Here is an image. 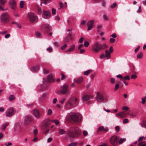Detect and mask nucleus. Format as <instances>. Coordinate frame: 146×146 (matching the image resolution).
I'll list each match as a JSON object with an SVG mask.
<instances>
[{
    "instance_id": "6e6552de",
    "label": "nucleus",
    "mask_w": 146,
    "mask_h": 146,
    "mask_svg": "<svg viewBox=\"0 0 146 146\" xmlns=\"http://www.w3.org/2000/svg\"><path fill=\"white\" fill-rule=\"evenodd\" d=\"M110 141L111 144L115 146L118 143V137L116 135H113L110 138Z\"/></svg>"
},
{
    "instance_id": "c85d7f7f",
    "label": "nucleus",
    "mask_w": 146,
    "mask_h": 146,
    "mask_svg": "<svg viewBox=\"0 0 146 146\" xmlns=\"http://www.w3.org/2000/svg\"><path fill=\"white\" fill-rule=\"evenodd\" d=\"M143 56V54L142 52H140L137 56V58L139 59H141Z\"/></svg>"
},
{
    "instance_id": "f8f14e48",
    "label": "nucleus",
    "mask_w": 146,
    "mask_h": 146,
    "mask_svg": "<svg viewBox=\"0 0 146 146\" xmlns=\"http://www.w3.org/2000/svg\"><path fill=\"white\" fill-rule=\"evenodd\" d=\"M9 5L11 8L14 11L16 10V2L15 0H10L9 1Z\"/></svg>"
},
{
    "instance_id": "a878e982",
    "label": "nucleus",
    "mask_w": 146,
    "mask_h": 146,
    "mask_svg": "<svg viewBox=\"0 0 146 146\" xmlns=\"http://www.w3.org/2000/svg\"><path fill=\"white\" fill-rule=\"evenodd\" d=\"M108 129L107 128H104V127L102 126H101L99 127L98 129V131H107Z\"/></svg>"
},
{
    "instance_id": "473e14b6",
    "label": "nucleus",
    "mask_w": 146,
    "mask_h": 146,
    "mask_svg": "<svg viewBox=\"0 0 146 146\" xmlns=\"http://www.w3.org/2000/svg\"><path fill=\"white\" fill-rule=\"evenodd\" d=\"M15 98V97L13 95H10L9 96V100L11 101L13 100Z\"/></svg>"
},
{
    "instance_id": "4c0bfd02",
    "label": "nucleus",
    "mask_w": 146,
    "mask_h": 146,
    "mask_svg": "<svg viewBox=\"0 0 146 146\" xmlns=\"http://www.w3.org/2000/svg\"><path fill=\"white\" fill-rule=\"evenodd\" d=\"M146 96H145L144 98H141V103L143 104L145 103L146 102Z\"/></svg>"
},
{
    "instance_id": "0eeeda50",
    "label": "nucleus",
    "mask_w": 146,
    "mask_h": 146,
    "mask_svg": "<svg viewBox=\"0 0 146 146\" xmlns=\"http://www.w3.org/2000/svg\"><path fill=\"white\" fill-rule=\"evenodd\" d=\"M68 86L66 84H64L61 87V91H58L57 92V93L60 94H63L65 95L67 94L68 92Z\"/></svg>"
},
{
    "instance_id": "a18cd8bd",
    "label": "nucleus",
    "mask_w": 146,
    "mask_h": 146,
    "mask_svg": "<svg viewBox=\"0 0 146 146\" xmlns=\"http://www.w3.org/2000/svg\"><path fill=\"white\" fill-rule=\"evenodd\" d=\"M137 77V76L135 74H132L131 76V78L132 79H135Z\"/></svg>"
},
{
    "instance_id": "4be33fe9",
    "label": "nucleus",
    "mask_w": 146,
    "mask_h": 146,
    "mask_svg": "<svg viewBox=\"0 0 146 146\" xmlns=\"http://www.w3.org/2000/svg\"><path fill=\"white\" fill-rule=\"evenodd\" d=\"M54 80L53 76L51 74L49 75L47 79V81L48 82H53Z\"/></svg>"
},
{
    "instance_id": "338daca9",
    "label": "nucleus",
    "mask_w": 146,
    "mask_h": 146,
    "mask_svg": "<svg viewBox=\"0 0 146 146\" xmlns=\"http://www.w3.org/2000/svg\"><path fill=\"white\" fill-rule=\"evenodd\" d=\"M85 51V50L84 49H81L79 53L80 54H82Z\"/></svg>"
},
{
    "instance_id": "69168bd1",
    "label": "nucleus",
    "mask_w": 146,
    "mask_h": 146,
    "mask_svg": "<svg viewBox=\"0 0 146 146\" xmlns=\"http://www.w3.org/2000/svg\"><path fill=\"white\" fill-rule=\"evenodd\" d=\"M38 13L39 14H41L42 13L41 9L40 8H38Z\"/></svg>"
},
{
    "instance_id": "e433bc0d",
    "label": "nucleus",
    "mask_w": 146,
    "mask_h": 146,
    "mask_svg": "<svg viewBox=\"0 0 146 146\" xmlns=\"http://www.w3.org/2000/svg\"><path fill=\"white\" fill-rule=\"evenodd\" d=\"M126 140V139H121L119 141V143L120 144H121L123 142H124Z\"/></svg>"
},
{
    "instance_id": "f03ea898",
    "label": "nucleus",
    "mask_w": 146,
    "mask_h": 146,
    "mask_svg": "<svg viewBox=\"0 0 146 146\" xmlns=\"http://www.w3.org/2000/svg\"><path fill=\"white\" fill-rule=\"evenodd\" d=\"M79 128L76 127H71L68 132V135L70 138H77L80 133Z\"/></svg>"
},
{
    "instance_id": "a19ab883",
    "label": "nucleus",
    "mask_w": 146,
    "mask_h": 146,
    "mask_svg": "<svg viewBox=\"0 0 146 146\" xmlns=\"http://www.w3.org/2000/svg\"><path fill=\"white\" fill-rule=\"evenodd\" d=\"M39 69V68L38 67H33L31 68V70L32 71H36V70H38Z\"/></svg>"
},
{
    "instance_id": "e2e57ef3",
    "label": "nucleus",
    "mask_w": 146,
    "mask_h": 146,
    "mask_svg": "<svg viewBox=\"0 0 146 146\" xmlns=\"http://www.w3.org/2000/svg\"><path fill=\"white\" fill-rule=\"evenodd\" d=\"M53 44L54 46L56 47H58L59 45L58 43L56 42H54Z\"/></svg>"
},
{
    "instance_id": "9b49d317",
    "label": "nucleus",
    "mask_w": 146,
    "mask_h": 146,
    "mask_svg": "<svg viewBox=\"0 0 146 146\" xmlns=\"http://www.w3.org/2000/svg\"><path fill=\"white\" fill-rule=\"evenodd\" d=\"M32 118L29 115H27L25 116L24 121V124L25 126L29 125L31 121Z\"/></svg>"
},
{
    "instance_id": "ea45409f",
    "label": "nucleus",
    "mask_w": 146,
    "mask_h": 146,
    "mask_svg": "<svg viewBox=\"0 0 146 146\" xmlns=\"http://www.w3.org/2000/svg\"><path fill=\"white\" fill-rule=\"evenodd\" d=\"M24 2L23 1H21L20 3V7L21 8H23V7Z\"/></svg>"
},
{
    "instance_id": "f3484780",
    "label": "nucleus",
    "mask_w": 146,
    "mask_h": 146,
    "mask_svg": "<svg viewBox=\"0 0 146 146\" xmlns=\"http://www.w3.org/2000/svg\"><path fill=\"white\" fill-rule=\"evenodd\" d=\"M116 116L117 118H124L126 117V114L124 112H120L116 114Z\"/></svg>"
},
{
    "instance_id": "ddd939ff",
    "label": "nucleus",
    "mask_w": 146,
    "mask_h": 146,
    "mask_svg": "<svg viewBox=\"0 0 146 146\" xmlns=\"http://www.w3.org/2000/svg\"><path fill=\"white\" fill-rule=\"evenodd\" d=\"M51 13L48 11H43L42 16L43 18L45 19H48L51 17Z\"/></svg>"
},
{
    "instance_id": "4468645a",
    "label": "nucleus",
    "mask_w": 146,
    "mask_h": 146,
    "mask_svg": "<svg viewBox=\"0 0 146 146\" xmlns=\"http://www.w3.org/2000/svg\"><path fill=\"white\" fill-rule=\"evenodd\" d=\"M93 96L92 95H85L82 97V100L83 101L86 102L92 99Z\"/></svg>"
},
{
    "instance_id": "1a4fd4ad",
    "label": "nucleus",
    "mask_w": 146,
    "mask_h": 146,
    "mask_svg": "<svg viewBox=\"0 0 146 146\" xmlns=\"http://www.w3.org/2000/svg\"><path fill=\"white\" fill-rule=\"evenodd\" d=\"M15 113V110L13 108H10L8 109L5 112V114L7 116L11 117Z\"/></svg>"
},
{
    "instance_id": "dca6fc26",
    "label": "nucleus",
    "mask_w": 146,
    "mask_h": 146,
    "mask_svg": "<svg viewBox=\"0 0 146 146\" xmlns=\"http://www.w3.org/2000/svg\"><path fill=\"white\" fill-rule=\"evenodd\" d=\"M67 31L68 32V36L64 40L65 42H66L68 41V38H70L71 40H72L73 39V38L72 36V30L70 29H68Z\"/></svg>"
},
{
    "instance_id": "412c9836",
    "label": "nucleus",
    "mask_w": 146,
    "mask_h": 146,
    "mask_svg": "<svg viewBox=\"0 0 146 146\" xmlns=\"http://www.w3.org/2000/svg\"><path fill=\"white\" fill-rule=\"evenodd\" d=\"M105 56L106 58L107 59H110L111 58V52H110L108 50H106L105 51Z\"/></svg>"
},
{
    "instance_id": "58836bf2",
    "label": "nucleus",
    "mask_w": 146,
    "mask_h": 146,
    "mask_svg": "<svg viewBox=\"0 0 146 146\" xmlns=\"http://www.w3.org/2000/svg\"><path fill=\"white\" fill-rule=\"evenodd\" d=\"M119 85L118 83H117L115 84L114 88V90H117L119 87Z\"/></svg>"
},
{
    "instance_id": "8fccbe9b",
    "label": "nucleus",
    "mask_w": 146,
    "mask_h": 146,
    "mask_svg": "<svg viewBox=\"0 0 146 146\" xmlns=\"http://www.w3.org/2000/svg\"><path fill=\"white\" fill-rule=\"evenodd\" d=\"M52 113V111L51 109H49L48 110V115H50Z\"/></svg>"
},
{
    "instance_id": "6ab92c4d",
    "label": "nucleus",
    "mask_w": 146,
    "mask_h": 146,
    "mask_svg": "<svg viewBox=\"0 0 146 146\" xmlns=\"http://www.w3.org/2000/svg\"><path fill=\"white\" fill-rule=\"evenodd\" d=\"M75 45L73 44L70 46V47L68 50H66V52L67 53H70L72 52L75 49Z\"/></svg>"
},
{
    "instance_id": "bf43d9fd",
    "label": "nucleus",
    "mask_w": 146,
    "mask_h": 146,
    "mask_svg": "<svg viewBox=\"0 0 146 146\" xmlns=\"http://www.w3.org/2000/svg\"><path fill=\"white\" fill-rule=\"evenodd\" d=\"M110 42L111 43H113L115 41V39L113 38H110Z\"/></svg>"
},
{
    "instance_id": "bb28decb",
    "label": "nucleus",
    "mask_w": 146,
    "mask_h": 146,
    "mask_svg": "<svg viewBox=\"0 0 146 146\" xmlns=\"http://www.w3.org/2000/svg\"><path fill=\"white\" fill-rule=\"evenodd\" d=\"M7 2V1L6 0H0V5L4 6Z\"/></svg>"
},
{
    "instance_id": "aec40b11",
    "label": "nucleus",
    "mask_w": 146,
    "mask_h": 146,
    "mask_svg": "<svg viewBox=\"0 0 146 146\" xmlns=\"http://www.w3.org/2000/svg\"><path fill=\"white\" fill-rule=\"evenodd\" d=\"M83 78L82 77H80L78 78L75 79L74 80V82L78 83H81L83 81Z\"/></svg>"
},
{
    "instance_id": "b1692460",
    "label": "nucleus",
    "mask_w": 146,
    "mask_h": 146,
    "mask_svg": "<svg viewBox=\"0 0 146 146\" xmlns=\"http://www.w3.org/2000/svg\"><path fill=\"white\" fill-rule=\"evenodd\" d=\"M107 47V46L105 43H103L102 45H100V50H104Z\"/></svg>"
},
{
    "instance_id": "3c124183",
    "label": "nucleus",
    "mask_w": 146,
    "mask_h": 146,
    "mask_svg": "<svg viewBox=\"0 0 146 146\" xmlns=\"http://www.w3.org/2000/svg\"><path fill=\"white\" fill-rule=\"evenodd\" d=\"M38 139L37 137L35 136L34 138L32 139V141L34 142H36L38 140Z\"/></svg>"
},
{
    "instance_id": "a211bd4d",
    "label": "nucleus",
    "mask_w": 146,
    "mask_h": 146,
    "mask_svg": "<svg viewBox=\"0 0 146 146\" xmlns=\"http://www.w3.org/2000/svg\"><path fill=\"white\" fill-rule=\"evenodd\" d=\"M33 113L35 117H36L39 118L40 116V114L39 112L36 109L33 110Z\"/></svg>"
},
{
    "instance_id": "c756f323",
    "label": "nucleus",
    "mask_w": 146,
    "mask_h": 146,
    "mask_svg": "<svg viewBox=\"0 0 146 146\" xmlns=\"http://www.w3.org/2000/svg\"><path fill=\"white\" fill-rule=\"evenodd\" d=\"M60 103L61 104H64L66 101V99L65 98H62L59 100Z\"/></svg>"
},
{
    "instance_id": "37998d69",
    "label": "nucleus",
    "mask_w": 146,
    "mask_h": 146,
    "mask_svg": "<svg viewBox=\"0 0 146 146\" xmlns=\"http://www.w3.org/2000/svg\"><path fill=\"white\" fill-rule=\"evenodd\" d=\"M129 108L126 106H123V107L122 110H125L127 111L129 110Z\"/></svg>"
},
{
    "instance_id": "39448f33",
    "label": "nucleus",
    "mask_w": 146,
    "mask_h": 146,
    "mask_svg": "<svg viewBox=\"0 0 146 146\" xmlns=\"http://www.w3.org/2000/svg\"><path fill=\"white\" fill-rule=\"evenodd\" d=\"M95 99L97 102H100L105 103L107 101V99L106 98L105 99L102 93L100 92H98L97 93V95L95 97Z\"/></svg>"
},
{
    "instance_id": "f257e3e1",
    "label": "nucleus",
    "mask_w": 146,
    "mask_h": 146,
    "mask_svg": "<svg viewBox=\"0 0 146 146\" xmlns=\"http://www.w3.org/2000/svg\"><path fill=\"white\" fill-rule=\"evenodd\" d=\"M82 119V115L78 113H69L67 115L66 117V119L68 121L72 120L77 122L80 121Z\"/></svg>"
},
{
    "instance_id": "20e7f679",
    "label": "nucleus",
    "mask_w": 146,
    "mask_h": 146,
    "mask_svg": "<svg viewBox=\"0 0 146 146\" xmlns=\"http://www.w3.org/2000/svg\"><path fill=\"white\" fill-rule=\"evenodd\" d=\"M10 17L9 15L7 13H2L0 16V20L3 23H8L10 20Z\"/></svg>"
},
{
    "instance_id": "6e6d98bb",
    "label": "nucleus",
    "mask_w": 146,
    "mask_h": 146,
    "mask_svg": "<svg viewBox=\"0 0 146 146\" xmlns=\"http://www.w3.org/2000/svg\"><path fill=\"white\" fill-rule=\"evenodd\" d=\"M47 126H48L47 124L46 123H45L43 125L42 127L44 129V128H46V127H47Z\"/></svg>"
},
{
    "instance_id": "4d7b16f0",
    "label": "nucleus",
    "mask_w": 146,
    "mask_h": 146,
    "mask_svg": "<svg viewBox=\"0 0 146 146\" xmlns=\"http://www.w3.org/2000/svg\"><path fill=\"white\" fill-rule=\"evenodd\" d=\"M67 46V45L66 44H64V45L62 46L61 47V49H64L66 48Z\"/></svg>"
},
{
    "instance_id": "2eb2a0df",
    "label": "nucleus",
    "mask_w": 146,
    "mask_h": 146,
    "mask_svg": "<svg viewBox=\"0 0 146 146\" xmlns=\"http://www.w3.org/2000/svg\"><path fill=\"white\" fill-rule=\"evenodd\" d=\"M94 21L93 20H91L89 21L87 23L88 31H90L92 29L93 27V25Z\"/></svg>"
},
{
    "instance_id": "72a5a7b5",
    "label": "nucleus",
    "mask_w": 146,
    "mask_h": 146,
    "mask_svg": "<svg viewBox=\"0 0 146 146\" xmlns=\"http://www.w3.org/2000/svg\"><path fill=\"white\" fill-rule=\"evenodd\" d=\"M138 145V146H146V144L145 142L142 141L139 143Z\"/></svg>"
},
{
    "instance_id": "774afa93",
    "label": "nucleus",
    "mask_w": 146,
    "mask_h": 146,
    "mask_svg": "<svg viewBox=\"0 0 146 146\" xmlns=\"http://www.w3.org/2000/svg\"><path fill=\"white\" fill-rule=\"evenodd\" d=\"M143 126L146 129V122H143Z\"/></svg>"
},
{
    "instance_id": "13d9d810",
    "label": "nucleus",
    "mask_w": 146,
    "mask_h": 146,
    "mask_svg": "<svg viewBox=\"0 0 146 146\" xmlns=\"http://www.w3.org/2000/svg\"><path fill=\"white\" fill-rule=\"evenodd\" d=\"M38 132V130L36 129H35L34 132V134L35 136H36Z\"/></svg>"
},
{
    "instance_id": "052dcab7",
    "label": "nucleus",
    "mask_w": 146,
    "mask_h": 146,
    "mask_svg": "<svg viewBox=\"0 0 146 146\" xmlns=\"http://www.w3.org/2000/svg\"><path fill=\"white\" fill-rule=\"evenodd\" d=\"M103 18L104 20H107L108 19L107 16L105 15H104Z\"/></svg>"
},
{
    "instance_id": "603ef678",
    "label": "nucleus",
    "mask_w": 146,
    "mask_h": 146,
    "mask_svg": "<svg viewBox=\"0 0 146 146\" xmlns=\"http://www.w3.org/2000/svg\"><path fill=\"white\" fill-rule=\"evenodd\" d=\"M52 13L53 15H54L56 13V10L54 8H52Z\"/></svg>"
},
{
    "instance_id": "864d4df0",
    "label": "nucleus",
    "mask_w": 146,
    "mask_h": 146,
    "mask_svg": "<svg viewBox=\"0 0 146 146\" xmlns=\"http://www.w3.org/2000/svg\"><path fill=\"white\" fill-rule=\"evenodd\" d=\"M129 122L128 119H124L123 121V122L124 123H128Z\"/></svg>"
},
{
    "instance_id": "2f4dec72",
    "label": "nucleus",
    "mask_w": 146,
    "mask_h": 146,
    "mask_svg": "<svg viewBox=\"0 0 146 146\" xmlns=\"http://www.w3.org/2000/svg\"><path fill=\"white\" fill-rule=\"evenodd\" d=\"M9 124V123H6L3 124L2 126V128L3 129H5L6 127Z\"/></svg>"
},
{
    "instance_id": "49530a36",
    "label": "nucleus",
    "mask_w": 146,
    "mask_h": 146,
    "mask_svg": "<svg viewBox=\"0 0 146 146\" xmlns=\"http://www.w3.org/2000/svg\"><path fill=\"white\" fill-rule=\"evenodd\" d=\"M52 121L54 123H55L56 125H58V124H59V121L58 120L56 119Z\"/></svg>"
},
{
    "instance_id": "0e129e2a",
    "label": "nucleus",
    "mask_w": 146,
    "mask_h": 146,
    "mask_svg": "<svg viewBox=\"0 0 146 146\" xmlns=\"http://www.w3.org/2000/svg\"><path fill=\"white\" fill-rule=\"evenodd\" d=\"M52 140V138L50 137L47 140V142L48 143L50 142H51Z\"/></svg>"
},
{
    "instance_id": "393cba45",
    "label": "nucleus",
    "mask_w": 146,
    "mask_h": 146,
    "mask_svg": "<svg viewBox=\"0 0 146 146\" xmlns=\"http://www.w3.org/2000/svg\"><path fill=\"white\" fill-rule=\"evenodd\" d=\"M66 131L63 129H59V133L60 134H65L66 133Z\"/></svg>"
},
{
    "instance_id": "7c9ffc66",
    "label": "nucleus",
    "mask_w": 146,
    "mask_h": 146,
    "mask_svg": "<svg viewBox=\"0 0 146 146\" xmlns=\"http://www.w3.org/2000/svg\"><path fill=\"white\" fill-rule=\"evenodd\" d=\"M78 143L76 142L71 143L68 145V146H77Z\"/></svg>"
},
{
    "instance_id": "de8ad7c7",
    "label": "nucleus",
    "mask_w": 146,
    "mask_h": 146,
    "mask_svg": "<svg viewBox=\"0 0 146 146\" xmlns=\"http://www.w3.org/2000/svg\"><path fill=\"white\" fill-rule=\"evenodd\" d=\"M88 132L87 131L84 130L83 131V134L84 136H87L88 135Z\"/></svg>"
},
{
    "instance_id": "680f3d73",
    "label": "nucleus",
    "mask_w": 146,
    "mask_h": 146,
    "mask_svg": "<svg viewBox=\"0 0 146 146\" xmlns=\"http://www.w3.org/2000/svg\"><path fill=\"white\" fill-rule=\"evenodd\" d=\"M102 26L101 25H99L97 26V29L98 31H99L102 28Z\"/></svg>"
},
{
    "instance_id": "c9c22d12",
    "label": "nucleus",
    "mask_w": 146,
    "mask_h": 146,
    "mask_svg": "<svg viewBox=\"0 0 146 146\" xmlns=\"http://www.w3.org/2000/svg\"><path fill=\"white\" fill-rule=\"evenodd\" d=\"M89 43L88 41H86V40H85L84 41V45L85 47H88V46H89Z\"/></svg>"
},
{
    "instance_id": "f704fd0d",
    "label": "nucleus",
    "mask_w": 146,
    "mask_h": 146,
    "mask_svg": "<svg viewBox=\"0 0 146 146\" xmlns=\"http://www.w3.org/2000/svg\"><path fill=\"white\" fill-rule=\"evenodd\" d=\"M130 80V77L128 76H126L124 77L123 78L122 80Z\"/></svg>"
},
{
    "instance_id": "cd10ccee",
    "label": "nucleus",
    "mask_w": 146,
    "mask_h": 146,
    "mask_svg": "<svg viewBox=\"0 0 146 146\" xmlns=\"http://www.w3.org/2000/svg\"><path fill=\"white\" fill-rule=\"evenodd\" d=\"M92 70H88L84 72V75L86 76H87L89 74L91 73L92 72Z\"/></svg>"
},
{
    "instance_id": "7ed1b4c3",
    "label": "nucleus",
    "mask_w": 146,
    "mask_h": 146,
    "mask_svg": "<svg viewBox=\"0 0 146 146\" xmlns=\"http://www.w3.org/2000/svg\"><path fill=\"white\" fill-rule=\"evenodd\" d=\"M78 99L76 98L72 97L68 101L66 105V107L68 109H70L78 106Z\"/></svg>"
},
{
    "instance_id": "423d86ee",
    "label": "nucleus",
    "mask_w": 146,
    "mask_h": 146,
    "mask_svg": "<svg viewBox=\"0 0 146 146\" xmlns=\"http://www.w3.org/2000/svg\"><path fill=\"white\" fill-rule=\"evenodd\" d=\"M27 17L29 19L30 21L32 23L38 20V18L36 15L33 13H28L27 15Z\"/></svg>"
},
{
    "instance_id": "5701e85b",
    "label": "nucleus",
    "mask_w": 146,
    "mask_h": 146,
    "mask_svg": "<svg viewBox=\"0 0 146 146\" xmlns=\"http://www.w3.org/2000/svg\"><path fill=\"white\" fill-rule=\"evenodd\" d=\"M15 129L20 131H21V128L19 124L18 123H16L15 124Z\"/></svg>"
},
{
    "instance_id": "79ce46f5",
    "label": "nucleus",
    "mask_w": 146,
    "mask_h": 146,
    "mask_svg": "<svg viewBox=\"0 0 146 146\" xmlns=\"http://www.w3.org/2000/svg\"><path fill=\"white\" fill-rule=\"evenodd\" d=\"M115 82V79L114 78H111L110 80V82L111 84H113Z\"/></svg>"
},
{
    "instance_id": "09e8293b",
    "label": "nucleus",
    "mask_w": 146,
    "mask_h": 146,
    "mask_svg": "<svg viewBox=\"0 0 146 146\" xmlns=\"http://www.w3.org/2000/svg\"><path fill=\"white\" fill-rule=\"evenodd\" d=\"M35 36L36 37L38 38L40 37V33L37 32L35 34Z\"/></svg>"
},
{
    "instance_id": "c03bdc74",
    "label": "nucleus",
    "mask_w": 146,
    "mask_h": 146,
    "mask_svg": "<svg viewBox=\"0 0 146 146\" xmlns=\"http://www.w3.org/2000/svg\"><path fill=\"white\" fill-rule=\"evenodd\" d=\"M41 2L40 3V5H41L42 2H43L45 4H47V3L45 1H50V0H41Z\"/></svg>"
},
{
    "instance_id": "5fc2aeb1",
    "label": "nucleus",
    "mask_w": 146,
    "mask_h": 146,
    "mask_svg": "<svg viewBox=\"0 0 146 146\" xmlns=\"http://www.w3.org/2000/svg\"><path fill=\"white\" fill-rule=\"evenodd\" d=\"M60 19V17L58 16H56L55 17V19L56 20L59 21Z\"/></svg>"
},
{
    "instance_id": "9d476101",
    "label": "nucleus",
    "mask_w": 146,
    "mask_h": 146,
    "mask_svg": "<svg viewBox=\"0 0 146 146\" xmlns=\"http://www.w3.org/2000/svg\"><path fill=\"white\" fill-rule=\"evenodd\" d=\"M92 50L96 52H98L100 50V45L98 41H96L93 44Z\"/></svg>"
}]
</instances>
